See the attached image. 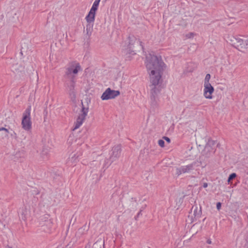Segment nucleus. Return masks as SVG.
Returning <instances> with one entry per match:
<instances>
[{
    "label": "nucleus",
    "mask_w": 248,
    "mask_h": 248,
    "mask_svg": "<svg viewBox=\"0 0 248 248\" xmlns=\"http://www.w3.org/2000/svg\"><path fill=\"white\" fill-rule=\"evenodd\" d=\"M16 156H18V153H16Z\"/></svg>",
    "instance_id": "7c9ffc66"
},
{
    "label": "nucleus",
    "mask_w": 248,
    "mask_h": 248,
    "mask_svg": "<svg viewBox=\"0 0 248 248\" xmlns=\"http://www.w3.org/2000/svg\"><path fill=\"white\" fill-rule=\"evenodd\" d=\"M214 91V87L211 84H204V96L206 98L212 99V94Z\"/></svg>",
    "instance_id": "9b49d317"
},
{
    "label": "nucleus",
    "mask_w": 248,
    "mask_h": 248,
    "mask_svg": "<svg viewBox=\"0 0 248 248\" xmlns=\"http://www.w3.org/2000/svg\"><path fill=\"white\" fill-rule=\"evenodd\" d=\"M211 78V75L209 74H206L205 78H204V84H210L209 83V80Z\"/></svg>",
    "instance_id": "412c9836"
},
{
    "label": "nucleus",
    "mask_w": 248,
    "mask_h": 248,
    "mask_svg": "<svg viewBox=\"0 0 248 248\" xmlns=\"http://www.w3.org/2000/svg\"><path fill=\"white\" fill-rule=\"evenodd\" d=\"M80 70H81V66L79 63H77L75 66L72 64L66 69L64 76V86L72 101H74L76 98L75 89L77 81L76 75Z\"/></svg>",
    "instance_id": "f03ea898"
},
{
    "label": "nucleus",
    "mask_w": 248,
    "mask_h": 248,
    "mask_svg": "<svg viewBox=\"0 0 248 248\" xmlns=\"http://www.w3.org/2000/svg\"><path fill=\"white\" fill-rule=\"evenodd\" d=\"M230 44L238 50L248 48V39L243 40L239 36H232L229 39Z\"/></svg>",
    "instance_id": "20e7f679"
},
{
    "label": "nucleus",
    "mask_w": 248,
    "mask_h": 248,
    "mask_svg": "<svg viewBox=\"0 0 248 248\" xmlns=\"http://www.w3.org/2000/svg\"><path fill=\"white\" fill-rule=\"evenodd\" d=\"M142 210H140V211L137 214V217H139V216L141 214V212Z\"/></svg>",
    "instance_id": "c85d7f7f"
},
{
    "label": "nucleus",
    "mask_w": 248,
    "mask_h": 248,
    "mask_svg": "<svg viewBox=\"0 0 248 248\" xmlns=\"http://www.w3.org/2000/svg\"><path fill=\"white\" fill-rule=\"evenodd\" d=\"M89 227L86 226V225H84L83 227L79 228L78 230V233L83 234L85 232H87L88 230Z\"/></svg>",
    "instance_id": "dca6fc26"
},
{
    "label": "nucleus",
    "mask_w": 248,
    "mask_h": 248,
    "mask_svg": "<svg viewBox=\"0 0 248 248\" xmlns=\"http://www.w3.org/2000/svg\"><path fill=\"white\" fill-rule=\"evenodd\" d=\"M29 210L26 206L23 205L22 207L20 208L18 210V215L20 218L22 220H25L29 214Z\"/></svg>",
    "instance_id": "f8f14e48"
},
{
    "label": "nucleus",
    "mask_w": 248,
    "mask_h": 248,
    "mask_svg": "<svg viewBox=\"0 0 248 248\" xmlns=\"http://www.w3.org/2000/svg\"><path fill=\"white\" fill-rule=\"evenodd\" d=\"M193 34V33H190V36H191V35H192Z\"/></svg>",
    "instance_id": "2f4dec72"
},
{
    "label": "nucleus",
    "mask_w": 248,
    "mask_h": 248,
    "mask_svg": "<svg viewBox=\"0 0 248 248\" xmlns=\"http://www.w3.org/2000/svg\"><path fill=\"white\" fill-rule=\"evenodd\" d=\"M207 243L208 244H212L211 240L210 239H208L207 241Z\"/></svg>",
    "instance_id": "bb28decb"
},
{
    "label": "nucleus",
    "mask_w": 248,
    "mask_h": 248,
    "mask_svg": "<svg viewBox=\"0 0 248 248\" xmlns=\"http://www.w3.org/2000/svg\"><path fill=\"white\" fill-rule=\"evenodd\" d=\"M158 143L159 145L161 147H163L165 146V142L163 140H159L158 141Z\"/></svg>",
    "instance_id": "5701e85b"
},
{
    "label": "nucleus",
    "mask_w": 248,
    "mask_h": 248,
    "mask_svg": "<svg viewBox=\"0 0 248 248\" xmlns=\"http://www.w3.org/2000/svg\"><path fill=\"white\" fill-rule=\"evenodd\" d=\"M121 153V147L120 145L114 146L109 153L110 157L108 163H112L119 158Z\"/></svg>",
    "instance_id": "1a4fd4ad"
},
{
    "label": "nucleus",
    "mask_w": 248,
    "mask_h": 248,
    "mask_svg": "<svg viewBox=\"0 0 248 248\" xmlns=\"http://www.w3.org/2000/svg\"><path fill=\"white\" fill-rule=\"evenodd\" d=\"M31 107L26 109L23 114L22 120V127L25 130H30L31 128Z\"/></svg>",
    "instance_id": "423d86ee"
},
{
    "label": "nucleus",
    "mask_w": 248,
    "mask_h": 248,
    "mask_svg": "<svg viewBox=\"0 0 248 248\" xmlns=\"http://www.w3.org/2000/svg\"><path fill=\"white\" fill-rule=\"evenodd\" d=\"M202 213L201 209L199 211H198L197 207H196L195 209L194 210V215L195 217H200L201 214Z\"/></svg>",
    "instance_id": "a211bd4d"
},
{
    "label": "nucleus",
    "mask_w": 248,
    "mask_h": 248,
    "mask_svg": "<svg viewBox=\"0 0 248 248\" xmlns=\"http://www.w3.org/2000/svg\"><path fill=\"white\" fill-rule=\"evenodd\" d=\"M9 248H12L11 247H9Z\"/></svg>",
    "instance_id": "473e14b6"
},
{
    "label": "nucleus",
    "mask_w": 248,
    "mask_h": 248,
    "mask_svg": "<svg viewBox=\"0 0 248 248\" xmlns=\"http://www.w3.org/2000/svg\"><path fill=\"white\" fill-rule=\"evenodd\" d=\"M120 94V91L113 90L111 89L110 88H108L103 93L101 96V98L102 100L113 99L119 95Z\"/></svg>",
    "instance_id": "6e6552de"
},
{
    "label": "nucleus",
    "mask_w": 248,
    "mask_h": 248,
    "mask_svg": "<svg viewBox=\"0 0 248 248\" xmlns=\"http://www.w3.org/2000/svg\"><path fill=\"white\" fill-rule=\"evenodd\" d=\"M95 13L96 12H93L92 10H90L88 14L85 17V19L87 23L93 24L95 20Z\"/></svg>",
    "instance_id": "ddd939ff"
},
{
    "label": "nucleus",
    "mask_w": 248,
    "mask_h": 248,
    "mask_svg": "<svg viewBox=\"0 0 248 248\" xmlns=\"http://www.w3.org/2000/svg\"><path fill=\"white\" fill-rule=\"evenodd\" d=\"M88 111L89 108H85L82 103V108L81 110V113L79 115L78 118L77 119L76 122L75 123L73 130H75L78 128L82 125L85 119Z\"/></svg>",
    "instance_id": "0eeeda50"
},
{
    "label": "nucleus",
    "mask_w": 248,
    "mask_h": 248,
    "mask_svg": "<svg viewBox=\"0 0 248 248\" xmlns=\"http://www.w3.org/2000/svg\"><path fill=\"white\" fill-rule=\"evenodd\" d=\"M93 23H88L86 25V35L88 36V38H89L90 36H91L93 30Z\"/></svg>",
    "instance_id": "4468645a"
},
{
    "label": "nucleus",
    "mask_w": 248,
    "mask_h": 248,
    "mask_svg": "<svg viewBox=\"0 0 248 248\" xmlns=\"http://www.w3.org/2000/svg\"><path fill=\"white\" fill-rule=\"evenodd\" d=\"M49 152V149L47 147H44L42 149L41 155L43 159L47 158V155Z\"/></svg>",
    "instance_id": "2eb2a0df"
},
{
    "label": "nucleus",
    "mask_w": 248,
    "mask_h": 248,
    "mask_svg": "<svg viewBox=\"0 0 248 248\" xmlns=\"http://www.w3.org/2000/svg\"><path fill=\"white\" fill-rule=\"evenodd\" d=\"M101 0H95V1H97V2H100Z\"/></svg>",
    "instance_id": "c756f323"
},
{
    "label": "nucleus",
    "mask_w": 248,
    "mask_h": 248,
    "mask_svg": "<svg viewBox=\"0 0 248 248\" xmlns=\"http://www.w3.org/2000/svg\"><path fill=\"white\" fill-rule=\"evenodd\" d=\"M165 64L160 56L149 54L146 56V66L150 71V104L153 109L159 106V94L161 90V77L164 70Z\"/></svg>",
    "instance_id": "f257e3e1"
},
{
    "label": "nucleus",
    "mask_w": 248,
    "mask_h": 248,
    "mask_svg": "<svg viewBox=\"0 0 248 248\" xmlns=\"http://www.w3.org/2000/svg\"><path fill=\"white\" fill-rule=\"evenodd\" d=\"M8 134H10L11 136L14 138L15 139L17 138L16 133L13 130L11 129V130L9 131V133H8Z\"/></svg>",
    "instance_id": "4be33fe9"
},
{
    "label": "nucleus",
    "mask_w": 248,
    "mask_h": 248,
    "mask_svg": "<svg viewBox=\"0 0 248 248\" xmlns=\"http://www.w3.org/2000/svg\"><path fill=\"white\" fill-rule=\"evenodd\" d=\"M218 146V144L216 145L215 140H209L202 151V155L206 158L210 157L214 154L216 151V148Z\"/></svg>",
    "instance_id": "39448f33"
},
{
    "label": "nucleus",
    "mask_w": 248,
    "mask_h": 248,
    "mask_svg": "<svg viewBox=\"0 0 248 248\" xmlns=\"http://www.w3.org/2000/svg\"><path fill=\"white\" fill-rule=\"evenodd\" d=\"M202 164V161H193L187 165L182 166L176 169V174L178 176L182 173H191L197 170V168Z\"/></svg>",
    "instance_id": "7ed1b4c3"
},
{
    "label": "nucleus",
    "mask_w": 248,
    "mask_h": 248,
    "mask_svg": "<svg viewBox=\"0 0 248 248\" xmlns=\"http://www.w3.org/2000/svg\"><path fill=\"white\" fill-rule=\"evenodd\" d=\"M0 132H4V136L6 137L8 136V133H9V130L4 127H1L0 128Z\"/></svg>",
    "instance_id": "aec40b11"
},
{
    "label": "nucleus",
    "mask_w": 248,
    "mask_h": 248,
    "mask_svg": "<svg viewBox=\"0 0 248 248\" xmlns=\"http://www.w3.org/2000/svg\"><path fill=\"white\" fill-rule=\"evenodd\" d=\"M99 2L97 1H94L92 7L90 10H92L93 12H96L97 11L98 6H99Z\"/></svg>",
    "instance_id": "f3484780"
},
{
    "label": "nucleus",
    "mask_w": 248,
    "mask_h": 248,
    "mask_svg": "<svg viewBox=\"0 0 248 248\" xmlns=\"http://www.w3.org/2000/svg\"><path fill=\"white\" fill-rule=\"evenodd\" d=\"M128 49L129 51H131V52H129V53H131L132 52H134L132 49L133 48L134 45L136 44L140 46V48L141 50H143L144 47L142 45V43L139 39L137 40L136 37L134 35H129L128 37Z\"/></svg>",
    "instance_id": "9d476101"
},
{
    "label": "nucleus",
    "mask_w": 248,
    "mask_h": 248,
    "mask_svg": "<svg viewBox=\"0 0 248 248\" xmlns=\"http://www.w3.org/2000/svg\"><path fill=\"white\" fill-rule=\"evenodd\" d=\"M0 134H1V137H2V138H3V137H5V136H4V132H0Z\"/></svg>",
    "instance_id": "cd10ccee"
},
{
    "label": "nucleus",
    "mask_w": 248,
    "mask_h": 248,
    "mask_svg": "<svg viewBox=\"0 0 248 248\" xmlns=\"http://www.w3.org/2000/svg\"><path fill=\"white\" fill-rule=\"evenodd\" d=\"M202 186L204 188H206L208 186V183H204L202 185Z\"/></svg>",
    "instance_id": "a878e982"
},
{
    "label": "nucleus",
    "mask_w": 248,
    "mask_h": 248,
    "mask_svg": "<svg viewBox=\"0 0 248 248\" xmlns=\"http://www.w3.org/2000/svg\"><path fill=\"white\" fill-rule=\"evenodd\" d=\"M237 175L235 173H231L228 178V183H230L231 182V181L233 179H234L236 177Z\"/></svg>",
    "instance_id": "6ab92c4d"
},
{
    "label": "nucleus",
    "mask_w": 248,
    "mask_h": 248,
    "mask_svg": "<svg viewBox=\"0 0 248 248\" xmlns=\"http://www.w3.org/2000/svg\"><path fill=\"white\" fill-rule=\"evenodd\" d=\"M221 203L220 202H217V209L218 210H219L220 209V208H221Z\"/></svg>",
    "instance_id": "b1692460"
},
{
    "label": "nucleus",
    "mask_w": 248,
    "mask_h": 248,
    "mask_svg": "<svg viewBox=\"0 0 248 248\" xmlns=\"http://www.w3.org/2000/svg\"><path fill=\"white\" fill-rule=\"evenodd\" d=\"M163 139L168 143H170V139L167 137H164Z\"/></svg>",
    "instance_id": "393cba45"
}]
</instances>
